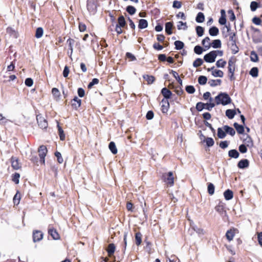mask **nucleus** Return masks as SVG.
<instances>
[{
    "label": "nucleus",
    "mask_w": 262,
    "mask_h": 262,
    "mask_svg": "<svg viewBox=\"0 0 262 262\" xmlns=\"http://www.w3.org/2000/svg\"><path fill=\"white\" fill-rule=\"evenodd\" d=\"M216 105H226L231 103V99L229 95L226 93H220L215 97Z\"/></svg>",
    "instance_id": "obj_1"
},
{
    "label": "nucleus",
    "mask_w": 262,
    "mask_h": 262,
    "mask_svg": "<svg viewBox=\"0 0 262 262\" xmlns=\"http://www.w3.org/2000/svg\"><path fill=\"white\" fill-rule=\"evenodd\" d=\"M236 58L234 57H231L228 61V72L231 75H230V78L231 80L234 79V72L235 71V63L236 62Z\"/></svg>",
    "instance_id": "obj_2"
},
{
    "label": "nucleus",
    "mask_w": 262,
    "mask_h": 262,
    "mask_svg": "<svg viewBox=\"0 0 262 262\" xmlns=\"http://www.w3.org/2000/svg\"><path fill=\"white\" fill-rule=\"evenodd\" d=\"M162 178L164 182H165L168 185L171 186L173 185L174 178L172 172L170 171L168 173H164Z\"/></svg>",
    "instance_id": "obj_3"
},
{
    "label": "nucleus",
    "mask_w": 262,
    "mask_h": 262,
    "mask_svg": "<svg viewBox=\"0 0 262 262\" xmlns=\"http://www.w3.org/2000/svg\"><path fill=\"white\" fill-rule=\"evenodd\" d=\"M38 151L39 152V156L40 159V162L45 164V158L47 152V148L45 145H41L39 146Z\"/></svg>",
    "instance_id": "obj_4"
},
{
    "label": "nucleus",
    "mask_w": 262,
    "mask_h": 262,
    "mask_svg": "<svg viewBox=\"0 0 262 262\" xmlns=\"http://www.w3.org/2000/svg\"><path fill=\"white\" fill-rule=\"evenodd\" d=\"M36 120L38 126L42 129H45L48 127V122L47 120L40 115L36 116Z\"/></svg>",
    "instance_id": "obj_5"
},
{
    "label": "nucleus",
    "mask_w": 262,
    "mask_h": 262,
    "mask_svg": "<svg viewBox=\"0 0 262 262\" xmlns=\"http://www.w3.org/2000/svg\"><path fill=\"white\" fill-rule=\"evenodd\" d=\"M216 57L215 52L212 51L204 56V59L207 62L212 63L215 61Z\"/></svg>",
    "instance_id": "obj_6"
},
{
    "label": "nucleus",
    "mask_w": 262,
    "mask_h": 262,
    "mask_svg": "<svg viewBox=\"0 0 262 262\" xmlns=\"http://www.w3.org/2000/svg\"><path fill=\"white\" fill-rule=\"evenodd\" d=\"M97 6L94 1H88L87 9L88 11L93 14H94L96 11Z\"/></svg>",
    "instance_id": "obj_7"
},
{
    "label": "nucleus",
    "mask_w": 262,
    "mask_h": 262,
    "mask_svg": "<svg viewBox=\"0 0 262 262\" xmlns=\"http://www.w3.org/2000/svg\"><path fill=\"white\" fill-rule=\"evenodd\" d=\"M161 111L163 113H167L169 108V103L166 99H163L161 102Z\"/></svg>",
    "instance_id": "obj_8"
},
{
    "label": "nucleus",
    "mask_w": 262,
    "mask_h": 262,
    "mask_svg": "<svg viewBox=\"0 0 262 262\" xmlns=\"http://www.w3.org/2000/svg\"><path fill=\"white\" fill-rule=\"evenodd\" d=\"M11 166L16 170L19 169L21 167L20 163L19 162L17 158L12 157L11 159Z\"/></svg>",
    "instance_id": "obj_9"
},
{
    "label": "nucleus",
    "mask_w": 262,
    "mask_h": 262,
    "mask_svg": "<svg viewBox=\"0 0 262 262\" xmlns=\"http://www.w3.org/2000/svg\"><path fill=\"white\" fill-rule=\"evenodd\" d=\"M236 231H237V230L235 228L230 229V230H228L226 233L227 239L229 241H232Z\"/></svg>",
    "instance_id": "obj_10"
},
{
    "label": "nucleus",
    "mask_w": 262,
    "mask_h": 262,
    "mask_svg": "<svg viewBox=\"0 0 262 262\" xmlns=\"http://www.w3.org/2000/svg\"><path fill=\"white\" fill-rule=\"evenodd\" d=\"M43 237V234L40 231H36L33 232V238L34 242L40 241Z\"/></svg>",
    "instance_id": "obj_11"
},
{
    "label": "nucleus",
    "mask_w": 262,
    "mask_h": 262,
    "mask_svg": "<svg viewBox=\"0 0 262 262\" xmlns=\"http://www.w3.org/2000/svg\"><path fill=\"white\" fill-rule=\"evenodd\" d=\"M161 93L164 97V99H166L167 100L170 98L172 95V93L171 91L166 88H163L162 89Z\"/></svg>",
    "instance_id": "obj_12"
},
{
    "label": "nucleus",
    "mask_w": 262,
    "mask_h": 262,
    "mask_svg": "<svg viewBox=\"0 0 262 262\" xmlns=\"http://www.w3.org/2000/svg\"><path fill=\"white\" fill-rule=\"evenodd\" d=\"M81 100L79 99L77 97H75V98L72 101V105L73 108L75 109H77L80 107L81 105Z\"/></svg>",
    "instance_id": "obj_13"
},
{
    "label": "nucleus",
    "mask_w": 262,
    "mask_h": 262,
    "mask_svg": "<svg viewBox=\"0 0 262 262\" xmlns=\"http://www.w3.org/2000/svg\"><path fill=\"white\" fill-rule=\"evenodd\" d=\"M48 232L54 239L56 240L59 238V235L55 229L53 228H50L49 229Z\"/></svg>",
    "instance_id": "obj_14"
},
{
    "label": "nucleus",
    "mask_w": 262,
    "mask_h": 262,
    "mask_svg": "<svg viewBox=\"0 0 262 262\" xmlns=\"http://www.w3.org/2000/svg\"><path fill=\"white\" fill-rule=\"evenodd\" d=\"M116 247L114 244H110L108 245L106 251L108 253V255L110 257L113 255L115 251Z\"/></svg>",
    "instance_id": "obj_15"
},
{
    "label": "nucleus",
    "mask_w": 262,
    "mask_h": 262,
    "mask_svg": "<svg viewBox=\"0 0 262 262\" xmlns=\"http://www.w3.org/2000/svg\"><path fill=\"white\" fill-rule=\"evenodd\" d=\"M249 161L247 159H243L239 161L237 166L239 168H245L249 166Z\"/></svg>",
    "instance_id": "obj_16"
},
{
    "label": "nucleus",
    "mask_w": 262,
    "mask_h": 262,
    "mask_svg": "<svg viewBox=\"0 0 262 262\" xmlns=\"http://www.w3.org/2000/svg\"><path fill=\"white\" fill-rule=\"evenodd\" d=\"M223 128L226 133L229 134L232 136L235 134V131L232 127L228 125H225Z\"/></svg>",
    "instance_id": "obj_17"
},
{
    "label": "nucleus",
    "mask_w": 262,
    "mask_h": 262,
    "mask_svg": "<svg viewBox=\"0 0 262 262\" xmlns=\"http://www.w3.org/2000/svg\"><path fill=\"white\" fill-rule=\"evenodd\" d=\"M224 196L226 200H230L233 197V192L230 189H227L224 192Z\"/></svg>",
    "instance_id": "obj_18"
},
{
    "label": "nucleus",
    "mask_w": 262,
    "mask_h": 262,
    "mask_svg": "<svg viewBox=\"0 0 262 262\" xmlns=\"http://www.w3.org/2000/svg\"><path fill=\"white\" fill-rule=\"evenodd\" d=\"M148 22L146 19H141L139 20L138 27L139 29H143L147 28Z\"/></svg>",
    "instance_id": "obj_19"
},
{
    "label": "nucleus",
    "mask_w": 262,
    "mask_h": 262,
    "mask_svg": "<svg viewBox=\"0 0 262 262\" xmlns=\"http://www.w3.org/2000/svg\"><path fill=\"white\" fill-rule=\"evenodd\" d=\"M222 80L221 79H211L208 81V84L212 87L221 85Z\"/></svg>",
    "instance_id": "obj_20"
},
{
    "label": "nucleus",
    "mask_w": 262,
    "mask_h": 262,
    "mask_svg": "<svg viewBox=\"0 0 262 262\" xmlns=\"http://www.w3.org/2000/svg\"><path fill=\"white\" fill-rule=\"evenodd\" d=\"M234 127L236 129L237 132L239 134H243L244 132V126L242 125L238 124L237 123H234L233 124Z\"/></svg>",
    "instance_id": "obj_21"
},
{
    "label": "nucleus",
    "mask_w": 262,
    "mask_h": 262,
    "mask_svg": "<svg viewBox=\"0 0 262 262\" xmlns=\"http://www.w3.org/2000/svg\"><path fill=\"white\" fill-rule=\"evenodd\" d=\"M229 46L231 50L232 53L233 54H236L238 51V48L236 45V42L235 43H229Z\"/></svg>",
    "instance_id": "obj_22"
},
{
    "label": "nucleus",
    "mask_w": 262,
    "mask_h": 262,
    "mask_svg": "<svg viewBox=\"0 0 262 262\" xmlns=\"http://www.w3.org/2000/svg\"><path fill=\"white\" fill-rule=\"evenodd\" d=\"M173 27V24L171 22H167L165 24V31L168 34L170 35L172 34V28Z\"/></svg>",
    "instance_id": "obj_23"
},
{
    "label": "nucleus",
    "mask_w": 262,
    "mask_h": 262,
    "mask_svg": "<svg viewBox=\"0 0 262 262\" xmlns=\"http://www.w3.org/2000/svg\"><path fill=\"white\" fill-rule=\"evenodd\" d=\"M219 30L216 27H212L209 29V33L211 36H214L219 34Z\"/></svg>",
    "instance_id": "obj_24"
},
{
    "label": "nucleus",
    "mask_w": 262,
    "mask_h": 262,
    "mask_svg": "<svg viewBox=\"0 0 262 262\" xmlns=\"http://www.w3.org/2000/svg\"><path fill=\"white\" fill-rule=\"evenodd\" d=\"M228 155L230 158L236 159L239 157V153L236 149H231L229 151Z\"/></svg>",
    "instance_id": "obj_25"
},
{
    "label": "nucleus",
    "mask_w": 262,
    "mask_h": 262,
    "mask_svg": "<svg viewBox=\"0 0 262 262\" xmlns=\"http://www.w3.org/2000/svg\"><path fill=\"white\" fill-rule=\"evenodd\" d=\"M235 114L236 111L234 110L228 109L226 111V115L230 119L233 118Z\"/></svg>",
    "instance_id": "obj_26"
},
{
    "label": "nucleus",
    "mask_w": 262,
    "mask_h": 262,
    "mask_svg": "<svg viewBox=\"0 0 262 262\" xmlns=\"http://www.w3.org/2000/svg\"><path fill=\"white\" fill-rule=\"evenodd\" d=\"M210 40L209 37H206L202 41V45L207 49H209L211 47Z\"/></svg>",
    "instance_id": "obj_27"
},
{
    "label": "nucleus",
    "mask_w": 262,
    "mask_h": 262,
    "mask_svg": "<svg viewBox=\"0 0 262 262\" xmlns=\"http://www.w3.org/2000/svg\"><path fill=\"white\" fill-rule=\"evenodd\" d=\"M202 137L205 139L204 141L206 143V144L208 147H211L213 145L214 142L212 138L207 137L205 138V136L203 135H202Z\"/></svg>",
    "instance_id": "obj_28"
},
{
    "label": "nucleus",
    "mask_w": 262,
    "mask_h": 262,
    "mask_svg": "<svg viewBox=\"0 0 262 262\" xmlns=\"http://www.w3.org/2000/svg\"><path fill=\"white\" fill-rule=\"evenodd\" d=\"M142 235L140 232H137L135 235V241L136 244L137 246H139L142 242Z\"/></svg>",
    "instance_id": "obj_29"
},
{
    "label": "nucleus",
    "mask_w": 262,
    "mask_h": 262,
    "mask_svg": "<svg viewBox=\"0 0 262 262\" xmlns=\"http://www.w3.org/2000/svg\"><path fill=\"white\" fill-rule=\"evenodd\" d=\"M109 149L113 154L117 153V149L116 148L115 143L114 142H111L108 145Z\"/></svg>",
    "instance_id": "obj_30"
},
{
    "label": "nucleus",
    "mask_w": 262,
    "mask_h": 262,
    "mask_svg": "<svg viewBox=\"0 0 262 262\" xmlns=\"http://www.w3.org/2000/svg\"><path fill=\"white\" fill-rule=\"evenodd\" d=\"M195 20L197 23H203L205 20V16L204 14L202 12L198 13L196 17Z\"/></svg>",
    "instance_id": "obj_31"
},
{
    "label": "nucleus",
    "mask_w": 262,
    "mask_h": 262,
    "mask_svg": "<svg viewBox=\"0 0 262 262\" xmlns=\"http://www.w3.org/2000/svg\"><path fill=\"white\" fill-rule=\"evenodd\" d=\"M221 41L220 39H215L211 43V46L213 48H220L221 47Z\"/></svg>",
    "instance_id": "obj_32"
},
{
    "label": "nucleus",
    "mask_w": 262,
    "mask_h": 262,
    "mask_svg": "<svg viewBox=\"0 0 262 262\" xmlns=\"http://www.w3.org/2000/svg\"><path fill=\"white\" fill-rule=\"evenodd\" d=\"M177 28L178 30H187L188 27L186 23H183L182 21H179L177 25Z\"/></svg>",
    "instance_id": "obj_33"
},
{
    "label": "nucleus",
    "mask_w": 262,
    "mask_h": 262,
    "mask_svg": "<svg viewBox=\"0 0 262 262\" xmlns=\"http://www.w3.org/2000/svg\"><path fill=\"white\" fill-rule=\"evenodd\" d=\"M245 145L247 146L251 147L253 146V142L252 139L249 136H247L244 139Z\"/></svg>",
    "instance_id": "obj_34"
},
{
    "label": "nucleus",
    "mask_w": 262,
    "mask_h": 262,
    "mask_svg": "<svg viewBox=\"0 0 262 262\" xmlns=\"http://www.w3.org/2000/svg\"><path fill=\"white\" fill-rule=\"evenodd\" d=\"M208 192L209 194L212 195L214 193V186L211 183H208L207 187Z\"/></svg>",
    "instance_id": "obj_35"
},
{
    "label": "nucleus",
    "mask_w": 262,
    "mask_h": 262,
    "mask_svg": "<svg viewBox=\"0 0 262 262\" xmlns=\"http://www.w3.org/2000/svg\"><path fill=\"white\" fill-rule=\"evenodd\" d=\"M212 75L214 77H223L224 73L223 72L219 70H215L212 71Z\"/></svg>",
    "instance_id": "obj_36"
},
{
    "label": "nucleus",
    "mask_w": 262,
    "mask_h": 262,
    "mask_svg": "<svg viewBox=\"0 0 262 262\" xmlns=\"http://www.w3.org/2000/svg\"><path fill=\"white\" fill-rule=\"evenodd\" d=\"M174 45H175V48L177 49V50H181L182 49L184 46V43L181 41H179V40H177L174 42Z\"/></svg>",
    "instance_id": "obj_37"
},
{
    "label": "nucleus",
    "mask_w": 262,
    "mask_h": 262,
    "mask_svg": "<svg viewBox=\"0 0 262 262\" xmlns=\"http://www.w3.org/2000/svg\"><path fill=\"white\" fill-rule=\"evenodd\" d=\"M207 78L205 76H200L198 78V82L201 85H204L207 83Z\"/></svg>",
    "instance_id": "obj_38"
},
{
    "label": "nucleus",
    "mask_w": 262,
    "mask_h": 262,
    "mask_svg": "<svg viewBox=\"0 0 262 262\" xmlns=\"http://www.w3.org/2000/svg\"><path fill=\"white\" fill-rule=\"evenodd\" d=\"M226 64V61L223 59H220L216 62V66L217 68H224Z\"/></svg>",
    "instance_id": "obj_39"
},
{
    "label": "nucleus",
    "mask_w": 262,
    "mask_h": 262,
    "mask_svg": "<svg viewBox=\"0 0 262 262\" xmlns=\"http://www.w3.org/2000/svg\"><path fill=\"white\" fill-rule=\"evenodd\" d=\"M217 136L220 139H223L226 136V133L221 128L217 129Z\"/></svg>",
    "instance_id": "obj_40"
},
{
    "label": "nucleus",
    "mask_w": 262,
    "mask_h": 262,
    "mask_svg": "<svg viewBox=\"0 0 262 262\" xmlns=\"http://www.w3.org/2000/svg\"><path fill=\"white\" fill-rule=\"evenodd\" d=\"M118 25L121 27H124L126 25L125 18L123 16H120L118 18Z\"/></svg>",
    "instance_id": "obj_41"
},
{
    "label": "nucleus",
    "mask_w": 262,
    "mask_h": 262,
    "mask_svg": "<svg viewBox=\"0 0 262 262\" xmlns=\"http://www.w3.org/2000/svg\"><path fill=\"white\" fill-rule=\"evenodd\" d=\"M258 73V69L256 67L252 68L250 71V74L253 77H257Z\"/></svg>",
    "instance_id": "obj_42"
},
{
    "label": "nucleus",
    "mask_w": 262,
    "mask_h": 262,
    "mask_svg": "<svg viewBox=\"0 0 262 262\" xmlns=\"http://www.w3.org/2000/svg\"><path fill=\"white\" fill-rule=\"evenodd\" d=\"M143 78L147 81L148 84H151L155 81V77L152 76L144 75Z\"/></svg>",
    "instance_id": "obj_43"
},
{
    "label": "nucleus",
    "mask_w": 262,
    "mask_h": 262,
    "mask_svg": "<svg viewBox=\"0 0 262 262\" xmlns=\"http://www.w3.org/2000/svg\"><path fill=\"white\" fill-rule=\"evenodd\" d=\"M196 32L198 36L201 37L203 36L204 32V28L201 26H197L196 27Z\"/></svg>",
    "instance_id": "obj_44"
},
{
    "label": "nucleus",
    "mask_w": 262,
    "mask_h": 262,
    "mask_svg": "<svg viewBox=\"0 0 262 262\" xmlns=\"http://www.w3.org/2000/svg\"><path fill=\"white\" fill-rule=\"evenodd\" d=\"M203 63V61L201 58H197L194 62H193V66L194 67L197 68L201 66Z\"/></svg>",
    "instance_id": "obj_45"
},
{
    "label": "nucleus",
    "mask_w": 262,
    "mask_h": 262,
    "mask_svg": "<svg viewBox=\"0 0 262 262\" xmlns=\"http://www.w3.org/2000/svg\"><path fill=\"white\" fill-rule=\"evenodd\" d=\"M250 59H251V60L253 62H256L258 61V58L257 55L254 51L251 52Z\"/></svg>",
    "instance_id": "obj_46"
},
{
    "label": "nucleus",
    "mask_w": 262,
    "mask_h": 262,
    "mask_svg": "<svg viewBox=\"0 0 262 262\" xmlns=\"http://www.w3.org/2000/svg\"><path fill=\"white\" fill-rule=\"evenodd\" d=\"M126 11L130 15H133L135 13L136 9L132 6H128L126 8Z\"/></svg>",
    "instance_id": "obj_47"
},
{
    "label": "nucleus",
    "mask_w": 262,
    "mask_h": 262,
    "mask_svg": "<svg viewBox=\"0 0 262 262\" xmlns=\"http://www.w3.org/2000/svg\"><path fill=\"white\" fill-rule=\"evenodd\" d=\"M43 35V29L42 28H38L36 29L35 36L36 38H39L41 37Z\"/></svg>",
    "instance_id": "obj_48"
},
{
    "label": "nucleus",
    "mask_w": 262,
    "mask_h": 262,
    "mask_svg": "<svg viewBox=\"0 0 262 262\" xmlns=\"http://www.w3.org/2000/svg\"><path fill=\"white\" fill-rule=\"evenodd\" d=\"M203 51V48L200 46H196L194 48V52L196 54L200 55L202 53Z\"/></svg>",
    "instance_id": "obj_49"
},
{
    "label": "nucleus",
    "mask_w": 262,
    "mask_h": 262,
    "mask_svg": "<svg viewBox=\"0 0 262 262\" xmlns=\"http://www.w3.org/2000/svg\"><path fill=\"white\" fill-rule=\"evenodd\" d=\"M259 7V4L256 2H252L250 4V8L252 11H255Z\"/></svg>",
    "instance_id": "obj_50"
},
{
    "label": "nucleus",
    "mask_w": 262,
    "mask_h": 262,
    "mask_svg": "<svg viewBox=\"0 0 262 262\" xmlns=\"http://www.w3.org/2000/svg\"><path fill=\"white\" fill-rule=\"evenodd\" d=\"M75 42V41L74 39H71V38H69L67 40V43H68L69 45V49L70 50H71V54L73 52V46L74 45Z\"/></svg>",
    "instance_id": "obj_51"
},
{
    "label": "nucleus",
    "mask_w": 262,
    "mask_h": 262,
    "mask_svg": "<svg viewBox=\"0 0 262 262\" xmlns=\"http://www.w3.org/2000/svg\"><path fill=\"white\" fill-rule=\"evenodd\" d=\"M99 83V79L97 78H94L92 79V81L89 83L88 85V88H92L95 84H97Z\"/></svg>",
    "instance_id": "obj_52"
},
{
    "label": "nucleus",
    "mask_w": 262,
    "mask_h": 262,
    "mask_svg": "<svg viewBox=\"0 0 262 262\" xmlns=\"http://www.w3.org/2000/svg\"><path fill=\"white\" fill-rule=\"evenodd\" d=\"M186 92L189 94H193L195 92V89L193 86L192 85H188L186 87L185 89Z\"/></svg>",
    "instance_id": "obj_53"
},
{
    "label": "nucleus",
    "mask_w": 262,
    "mask_h": 262,
    "mask_svg": "<svg viewBox=\"0 0 262 262\" xmlns=\"http://www.w3.org/2000/svg\"><path fill=\"white\" fill-rule=\"evenodd\" d=\"M205 104L202 102H198L196 105V108L198 111H201L205 108Z\"/></svg>",
    "instance_id": "obj_54"
},
{
    "label": "nucleus",
    "mask_w": 262,
    "mask_h": 262,
    "mask_svg": "<svg viewBox=\"0 0 262 262\" xmlns=\"http://www.w3.org/2000/svg\"><path fill=\"white\" fill-rule=\"evenodd\" d=\"M52 93L55 97L58 98L60 96V92L57 88H53L52 90Z\"/></svg>",
    "instance_id": "obj_55"
},
{
    "label": "nucleus",
    "mask_w": 262,
    "mask_h": 262,
    "mask_svg": "<svg viewBox=\"0 0 262 262\" xmlns=\"http://www.w3.org/2000/svg\"><path fill=\"white\" fill-rule=\"evenodd\" d=\"M20 194L16 193L13 198V202L14 204L18 205L20 201Z\"/></svg>",
    "instance_id": "obj_56"
},
{
    "label": "nucleus",
    "mask_w": 262,
    "mask_h": 262,
    "mask_svg": "<svg viewBox=\"0 0 262 262\" xmlns=\"http://www.w3.org/2000/svg\"><path fill=\"white\" fill-rule=\"evenodd\" d=\"M55 155L57 158L58 162L59 163H62L63 161V158H62L61 154L59 152L56 151L55 153Z\"/></svg>",
    "instance_id": "obj_57"
},
{
    "label": "nucleus",
    "mask_w": 262,
    "mask_h": 262,
    "mask_svg": "<svg viewBox=\"0 0 262 262\" xmlns=\"http://www.w3.org/2000/svg\"><path fill=\"white\" fill-rule=\"evenodd\" d=\"M205 106L204 108L209 111H211L212 108L215 106V104L214 103H205Z\"/></svg>",
    "instance_id": "obj_58"
},
{
    "label": "nucleus",
    "mask_w": 262,
    "mask_h": 262,
    "mask_svg": "<svg viewBox=\"0 0 262 262\" xmlns=\"http://www.w3.org/2000/svg\"><path fill=\"white\" fill-rule=\"evenodd\" d=\"M20 177V175L18 173H15L13 177V181L15 182V184H18L19 183V178Z\"/></svg>",
    "instance_id": "obj_59"
},
{
    "label": "nucleus",
    "mask_w": 262,
    "mask_h": 262,
    "mask_svg": "<svg viewBox=\"0 0 262 262\" xmlns=\"http://www.w3.org/2000/svg\"><path fill=\"white\" fill-rule=\"evenodd\" d=\"M25 84L28 86H31L33 85V81L32 78H28L25 80Z\"/></svg>",
    "instance_id": "obj_60"
},
{
    "label": "nucleus",
    "mask_w": 262,
    "mask_h": 262,
    "mask_svg": "<svg viewBox=\"0 0 262 262\" xmlns=\"http://www.w3.org/2000/svg\"><path fill=\"white\" fill-rule=\"evenodd\" d=\"M239 150L241 153H246L247 151V148L245 144H242L239 146Z\"/></svg>",
    "instance_id": "obj_61"
},
{
    "label": "nucleus",
    "mask_w": 262,
    "mask_h": 262,
    "mask_svg": "<svg viewBox=\"0 0 262 262\" xmlns=\"http://www.w3.org/2000/svg\"><path fill=\"white\" fill-rule=\"evenodd\" d=\"M228 14L230 15L229 16V19L231 21H233L235 19V16L234 15V13L233 11L232 10H230L228 12Z\"/></svg>",
    "instance_id": "obj_62"
},
{
    "label": "nucleus",
    "mask_w": 262,
    "mask_h": 262,
    "mask_svg": "<svg viewBox=\"0 0 262 262\" xmlns=\"http://www.w3.org/2000/svg\"><path fill=\"white\" fill-rule=\"evenodd\" d=\"M154 116V114L153 112L151 111H149L147 112V113L146 114V118L148 120H151L153 118Z\"/></svg>",
    "instance_id": "obj_63"
},
{
    "label": "nucleus",
    "mask_w": 262,
    "mask_h": 262,
    "mask_svg": "<svg viewBox=\"0 0 262 262\" xmlns=\"http://www.w3.org/2000/svg\"><path fill=\"white\" fill-rule=\"evenodd\" d=\"M228 146V142L227 141H224L221 142L220 143V147L222 149L227 148Z\"/></svg>",
    "instance_id": "obj_64"
}]
</instances>
